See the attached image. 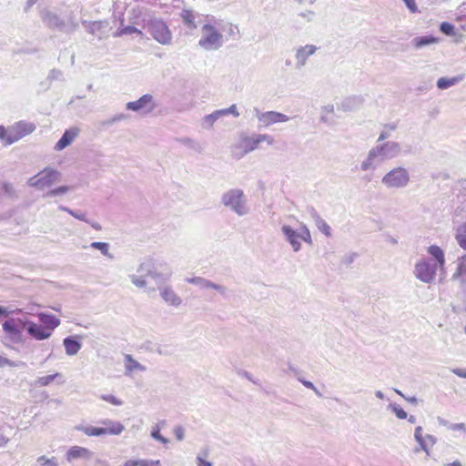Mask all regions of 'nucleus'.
Listing matches in <instances>:
<instances>
[{"label":"nucleus","instance_id":"f257e3e1","mask_svg":"<svg viewBox=\"0 0 466 466\" xmlns=\"http://www.w3.org/2000/svg\"><path fill=\"white\" fill-rule=\"evenodd\" d=\"M401 151V146L399 142L389 140L377 143L368 151L366 157L360 162V170L362 172L375 171L384 161L400 156Z\"/></svg>","mask_w":466,"mask_h":466},{"label":"nucleus","instance_id":"f03ea898","mask_svg":"<svg viewBox=\"0 0 466 466\" xmlns=\"http://www.w3.org/2000/svg\"><path fill=\"white\" fill-rule=\"evenodd\" d=\"M146 13L147 10L145 8H134L132 10V14L134 15L133 19H137L140 16L145 15L142 19V22L144 23L143 27L147 28L152 37L159 44L169 45L172 40V33L166 22L161 18H157L149 15L147 18ZM133 23L138 24L139 22L133 20Z\"/></svg>","mask_w":466,"mask_h":466},{"label":"nucleus","instance_id":"7ed1b4c3","mask_svg":"<svg viewBox=\"0 0 466 466\" xmlns=\"http://www.w3.org/2000/svg\"><path fill=\"white\" fill-rule=\"evenodd\" d=\"M225 27L223 20L208 15L206 23L201 27L198 46L205 51H216L221 48L224 45V36L220 28Z\"/></svg>","mask_w":466,"mask_h":466},{"label":"nucleus","instance_id":"20e7f679","mask_svg":"<svg viewBox=\"0 0 466 466\" xmlns=\"http://www.w3.org/2000/svg\"><path fill=\"white\" fill-rule=\"evenodd\" d=\"M221 204L239 217L248 215L250 208L247 196L240 188H230L221 196Z\"/></svg>","mask_w":466,"mask_h":466},{"label":"nucleus","instance_id":"39448f33","mask_svg":"<svg viewBox=\"0 0 466 466\" xmlns=\"http://www.w3.org/2000/svg\"><path fill=\"white\" fill-rule=\"evenodd\" d=\"M261 143L272 146L275 144V139L268 134L241 135L238 143L234 147L233 153L237 158H241L245 155L258 149Z\"/></svg>","mask_w":466,"mask_h":466},{"label":"nucleus","instance_id":"423d86ee","mask_svg":"<svg viewBox=\"0 0 466 466\" xmlns=\"http://www.w3.org/2000/svg\"><path fill=\"white\" fill-rule=\"evenodd\" d=\"M98 423L102 426L77 425L75 429L88 437L119 435L125 430V427L121 422L109 419L102 420Z\"/></svg>","mask_w":466,"mask_h":466},{"label":"nucleus","instance_id":"0eeeda50","mask_svg":"<svg viewBox=\"0 0 466 466\" xmlns=\"http://www.w3.org/2000/svg\"><path fill=\"white\" fill-rule=\"evenodd\" d=\"M62 174L60 171L56 168L47 167L38 172L36 175L31 177L27 180V185L38 190H44L60 182Z\"/></svg>","mask_w":466,"mask_h":466},{"label":"nucleus","instance_id":"6e6552de","mask_svg":"<svg viewBox=\"0 0 466 466\" xmlns=\"http://www.w3.org/2000/svg\"><path fill=\"white\" fill-rule=\"evenodd\" d=\"M281 232L294 252H299L301 249L300 240L309 245L312 244L310 231L305 224H301L298 230H295L289 225H283Z\"/></svg>","mask_w":466,"mask_h":466},{"label":"nucleus","instance_id":"1a4fd4ad","mask_svg":"<svg viewBox=\"0 0 466 466\" xmlns=\"http://www.w3.org/2000/svg\"><path fill=\"white\" fill-rule=\"evenodd\" d=\"M410 176L407 168L396 167L387 172L381 178V183L390 189H400L409 186Z\"/></svg>","mask_w":466,"mask_h":466},{"label":"nucleus","instance_id":"9d476101","mask_svg":"<svg viewBox=\"0 0 466 466\" xmlns=\"http://www.w3.org/2000/svg\"><path fill=\"white\" fill-rule=\"evenodd\" d=\"M438 268L437 264H433L429 258H420L414 266L413 274L420 281L431 284L435 280Z\"/></svg>","mask_w":466,"mask_h":466},{"label":"nucleus","instance_id":"9b49d317","mask_svg":"<svg viewBox=\"0 0 466 466\" xmlns=\"http://www.w3.org/2000/svg\"><path fill=\"white\" fill-rule=\"evenodd\" d=\"M137 272L145 273L152 278L157 283H163L168 280L172 275L170 270L159 271L150 260L142 262L138 268Z\"/></svg>","mask_w":466,"mask_h":466},{"label":"nucleus","instance_id":"f8f14e48","mask_svg":"<svg viewBox=\"0 0 466 466\" xmlns=\"http://www.w3.org/2000/svg\"><path fill=\"white\" fill-rule=\"evenodd\" d=\"M35 130V125L31 122L18 121L10 126V136L7 144H14L24 137L33 133Z\"/></svg>","mask_w":466,"mask_h":466},{"label":"nucleus","instance_id":"ddd939ff","mask_svg":"<svg viewBox=\"0 0 466 466\" xmlns=\"http://www.w3.org/2000/svg\"><path fill=\"white\" fill-rule=\"evenodd\" d=\"M127 109L138 112L142 115H147L151 113L155 107L153 96L149 94L143 95L136 101L128 102L126 105Z\"/></svg>","mask_w":466,"mask_h":466},{"label":"nucleus","instance_id":"4468645a","mask_svg":"<svg viewBox=\"0 0 466 466\" xmlns=\"http://www.w3.org/2000/svg\"><path fill=\"white\" fill-rule=\"evenodd\" d=\"M256 116L258 122L265 127L273 124L288 122L290 118L285 114L277 111L260 112L255 109Z\"/></svg>","mask_w":466,"mask_h":466},{"label":"nucleus","instance_id":"2eb2a0df","mask_svg":"<svg viewBox=\"0 0 466 466\" xmlns=\"http://www.w3.org/2000/svg\"><path fill=\"white\" fill-rule=\"evenodd\" d=\"M233 115L235 117L239 116V112L236 105H231L228 108L214 111L212 114L207 115L203 117L202 126L205 128H211L214 123L223 116Z\"/></svg>","mask_w":466,"mask_h":466},{"label":"nucleus","instance_id":"dca6fc26","mask_svg":"<svg viewBox=\"0 0 466 466\" xmlns=\"http://www.w3.org/2000/svg\"><path fill=\"white\" fill-rule=\"evenodd\" d=\"M319 47L315 45H305L295 48L296 68L300 69L307 64L308 58L313 56Z\"/></svg>","mask_w":466,"mask_h":466},{"label":"nucleus","instance_id":"f3484780","mask_svg":"<svg viewBox=\"0 0 466 466\" xmlns=\"http://www.w3.org/2000/svg\"><path fill=\"white\" fill-rule=\"evenodd\" d=\"M159 295L162 299L169 306L179 307L182 303L181 298L168 285L158 287Z\"/></svg>","mask_w":466,"mask_h":466},{"label":"nucleus","instance_id":"a211bd4d","mask_svg":"<svg viewBox=\"0 0 466 466\" xmlns=\"http://www.w3.org/2000/svg\"><path fill=\"white\" fill-rule=\"evenodd\" d=\"M23 326H26L28 334L37 340H44L51 336V331L33 321H26Z\"/></svg>","mask_w":466,"mask_h":466},{"label":"nucleus","instance_id":"6ab92c4d","mask_svg":"<svg viewBox=\"0 0 466 466\" xmlns=\"http://www.w3.org/2000/svg\"><path fill=\"white\" fill-rule=\"evenodd\" d=\"M308 214L314 221L317 228L323 233L326 237H331V228L329 224L320 217L319 212L313 208L309 207L307 208Z\"/></svg>","mask_w":466,"mask_h":466},{"label":"nucleus","instance_id":"aec40b11","mask_svg":"<svg viewBox=\"0 0 466 466\" xmlns=\"http://www.w3.org/2000/svg\"><path fill=\"white\" fill-rule=\"evenodd\" d=\"M92 456L93 452L88 449L80 446H73L67 451L66 459L67 461H72L77 459L89 460Z\"/></svg>","mask_w":466,"mask_h":466},{"label":"nucleus","instance_id":"412c9836","mask_svg":"<svg viewBox=\"0 0 466 466\" xmlns=\"http://www.w3.org/2000/svg\"><path fill=\"white\" fill-rule=\"evenodd\" d=\"M78 128L73 127L65 131L62 137L57 141L55 145L54 149L56 151H61L66 147H68L77 137Z\"/></svg>","mask_w":466,"mask_h":466},{"label":"nucleus","instance_id":"4be33fe9","mask_svg":"<svg viewBox=\"0 0 466 466\" xmlns=\"http://www.w3.org/2000/svg\"><path fill=\"white\" fill-rule=\"evenodd\" d=\"M451 279L461 284H466V254L459 257L456 260V268Z\"/></svg>","mask_w":466,"mask_h":466},{"label":"nucleus","instance_id":"5701e85b","mask_svg":"<svg viewBox=\"0 0 466 466\" xmlns=\"http://www.w3.org/2000/svg\"><path fill=\"white\" fill-rule=\"evenodd\" d=\"M41 18L44 24L49 28L61 29L64 26L63 20H61L57 15L48 10H45L41 13Z\"/></svg>","mask_w":466,"mask_h":466},{"label":"nucleus","instance_id":"b1692460","mask_svg":"<svg viewBox=\"0 0 466 466\" xmlns=\"http://www.w3.org/2000/svg\"><path fill=\"white\" fill-rule=\"evenodd\" d=\"M427 252L435 259L433 264H437L439 269L443 271L445 267V255L442 248L437 245H431L427 248Z\"/></svg>","mask_w":466,"mask_h":466},{"label":"nucleus","instance_id":"393cba45","mask_svg":"<svg viewBox=\"0 0 466 466\" xmlns=\"http://www.w3.org/2000/svg\"><path fill=\"white\" fill-rule=\"evenodd\" d=\"M37 316L45 328L51 332L60 325V319L52 314L40 312Z\"/></svg>","mask_w":466,"mask_h":466},{"label":"nucleus","instance_id":"a878e982","mask_svg":"<svg viewBox=\"0 0 466 466\" xmlns=\"http://www.w3.org/2000/svg\"><path fill=\"white\" fill-rule=\"evenodd\" d=\"M66 354L68 356H75L81 350L82 344L76 340L74 337H66L63 340Z\"/></svg>","mask_w":466,"mask_h":466},{"label":"nucleus","instance_id":"bb28decb","mask_svg":"<svg viewBox=\"0 0 466 466\" xmlns=\"http://www.w3.org/2000/svg\"><path fill=\"white\" fill-rule=\"evenodd\" d=\"M82 24L86 26V31L89 34L93 35H97L98 38H102V35H100L99 33H101V31L108 25L106 21H83Z\"/></svg>","mask_w":466,"mask_h":466},{"label":"nucleus","instance_id":"cd10ccee","mask_svg":"<svg viewBox=\"0 0 466 466\" xmlns=\"http://www.w3.org/2000/svg\"><path fill=\"white\" fill-rule=\"evenodd\" d=\"M454 239L458 246L466 251V222H463L454 228Z\"/></svg>","mask_w":466,"mask_h":466},{"label":"nucleus","instance_id":"c85d7f7f","mask_svg":"<svg viewBox=\"0 0 466 466\" xmlns=\"http://www.w3.org/2000/svg\"><path fill=\"white\" fill-rule=\"evenodd\" d=\"M439 43V38L432 35L416 36L411 40L412 46L416 49Z\"/></svg>","mask_w":466,"mask_h":466},{"label":"nucleus","instance_id":"c756f323","mask_svg":"<svg viewBox=\"0 0 466 466\" xmlns=\"http://www.w3.org/2000/svg\"><path fill=\"white\" fill-rule=\"evenodd\" d=\"M464 79L463 75H458L452 77H441L437 80V87L439 89L444 90L451 86H453Z\"/></svg>","mask_w":466,"mask_h":466},{"label":"nucleus","instance_id":"7c9ffc66","mask_svg":"<svg viewBox=\"0 0 466 466\" xmlns=\"http://www.w3.org/2000/svg\"><path fill=\"white\" fill-rule=\"evenodd\" d=\"M126 370L127 372H132L135 370L145 371L146 368L140 364L138 361L134 360L131 355H126Z\"/></svg>","mask_w":466,"mask_h":466},{"label":"nucleus","instance_id":"2f4dec72","mask_svg":"<svg viewBox=\"0 0 466 466\" xmlns=\"http://www.w3.org/2000/svg\"><path fill=\"white\" fill-rule=\"evenodd\" d=\"M57 378H62V374L59 372H56L51 375L39 377L35 380V386H36V387L48 386L50 383H52Z\"/></svg>","mask_w":466,"mask_h":466},{"label":"nucleus","instance_id":"473e14b6","mask_svg":"<svg viewBox=\"0 0 466 466\" xmlns=\"http://www.w3.org/2000/svg\"><path fill=\"white\" fill-rule=\"evenodd\" d=\"M414 438L416 441L419 443L420 449L425 451L428 455L430 454L429 448L427 447V441L424 440L422 436V427L418 426L414 431Z\"/></svg>","mask_w":466,"mask_h":466},{"label":"nucleus","instance_id":"72a5a7b5","mask_svg":"<svg viewBox=\"0 0 466 466\" xmlns=\"http://www.w3.org/2000/svg\"><path fill=\"white\" fill-rule=\"evenodd\" d=\"M131 34H137V35H143L142 31L139 30L138 28L133 26V25H127V26H124V27H121V28H118L115 33H114V36L115 37H120V36H123L125 35H131Z\"/></svg>","mask_w":466,"mask_h":466},{"label":"nucleus","instance_id":"f704fd0d","mask_svg":"<svg viewBox=\"0 0 466 466\" xmlns=\"http://www.w3.org/2000/svg\"><path fill=\"white\" fill-rule=\"evenodd\" d=\"M72 190V187L70 186H60L56 188L48 190L44 197L45 198H54L57 196H63Z\"/></svg>","mask_w":466,"mask_h":466},{"label":"nucleus","instance_id":"c9c22d12","mask_svg":"<svg viewBox=\"0 0 466 466\" xmlns=\"http://www.w3.org/2000/svg\"><path fill=\"white\" fill-rule=\"evenodd\" d=\"M3 329L9 333L12 336L18 337L20 335V331L16 326L15 319H9L3 323Z\"/></svg>","mask_w":466,"mask_h":466},{"label":"nucleus","instance_id":"e433bc0d","mask_svg":"<svg viewBox=\"0 0 466 466\" xmlns=\"http://www.w3.org/2000/svg\"><path fill=\"white\" fill-rule=\"evenodd\" d=\"M181 17L183 19V22L189 27H192V28L197 27V25L195 24L196 16L192 11L183 10L181 12Z\"/></svg>","mask_w":466,"mask_h":466},{"label":"nucleus","instance_id":"4c0bfd02","mask_svg":"<svg viewBox=\"0 0 466 466\" xmlns=\"http://www.w3.org/2000/svg\"><path fill=\"white\" fill-rule=\"evenodd\" d=\"M90 247L95 248V249H98L100 250V252L109 258H113V256L109 253V245L108 243H106V242H92L90 244Z\"/></svg>","mask_w":466,"mask_h":466},{"label":"nucleus","instance_id":"58836bf2","mask_svg":"<svg viewBox=\"0 0 466 466\" xmlns=\"http://www.w3.org/2000/svg\"><path fill=\"white\" fill-rule=\"evenodd\" d=\"M389 408L395 413L396 417L400 420L408 418V413L397 403H390Z\"/></svg>","mask_w":466,"mask_h":466},{"label":"nucleus","instance_id":"ea45409f","mask_svg":"<svg viewBox=\"0 0 466 466\" xmlns=\"http://www.w3.org/2000/svg\"><path fill=\"white\" fill-rule=\"evenodd\" d=\"M223 25L226 26L225 28H220V30H226L228 35L229 36H235L239 35V29L237 25H234L232 23L227 22L225 23L223 21Z\"/></svg>","mask_w":466,"mask_h":466},{"label":"nucleus","instance_id":"a19ab883","mask_svg":"<svg viewBox=\"0 0 466 466\" xmlns=\"http://www.w3.org/2000/svg\"><path fill=\"white\" fill-rule=\"evenodd\" d=\"M213 289L217 290L218 292H219L221 295H226V293H227L226 287H224L222 285L216 284L208 279H206L204 289Z\"/></svg>","mask_w":466,"mask_h":466},{"label":"nucleus","instance_id":"79ce46f5","mask_svg":"<svg viewBox=\"0 0 466 466\" xmlns=\"http://www.w3.org/2000/svg\"><path fill=\"white\" fill-rule=\"evenodd\" d=\"M133 462V466H160L159 461L153 460H129Z\"/></svg>","mask_w":466,"mask_h":466},{"label":"nucleus","instance_id":"37998d69","mask_svg":"<svg viewBox=\"0 0 466 466\" xmlns=\"http://www.w3.org/2000/svg\"><path fill=\"white\" fill-rule=\"evenodd\" d=\"M151 437L156 440V441H160L161 443L163 444H167L169 442V441L165 438L164 436H162L160 434V429L158 428V426H155L152 431H151Z\"/></svg>","mask_w":466,"mask_h":466},{"label":"nucleus","instance_id":"c03bdc74","mask_svg":"<svg viewBox=\"0 0 466 466\" xmlns=\"http://www.w3.org/2000/svg\"><path fill=\"white\" fill-rule=\"evenodd\" d=\"M131 282L137 288H145L147 286V280L143 276L130 275Z\"/></svg>","mask_w":466,"mask_h":466},{"label":"nucleus","instance_id":"a18cd8bd","mask_svg":"<svg viewBox=\"0 0 466 466\" xmlns=\"http://www.w3.org/2000/svg\"><path fill=\"white\" fill-rule=\"evenodd\" d=\"M37 463L41 466H57L56 458L48 459L46 456H40L37 458Z\"/></svg>","mask_w":466,"mask_h":466},{"label":"nucleus","instance_id":"49530a36","mask_svg":"<svg viewBox=\"0 0 466 466\" xmlns=\"http://www.w3.org/2000/svg\"><path fill=\"white\" fill-rule=\"evenodd\" d=\"M68 214L78 220L84 221L86 223H90V220L87 218L86 212L72 209L68 210Z\"/></svg>","mask_w":466,"mask_h":466},{"label":"nucleus","instance_id":"de8ad7c7","mask_svg":"<svg viewBox=\"0 0 466 466\" xmlns=\"http://www.w3.org/2000/svg\"><path fill=\"white\" fill-rule=\"evenodd\" d=\"M101 399L106 402H109L115 406H120L123 404V401L117 399L116 396L112 394H103L101 395Z\"/></svg>","mask_w":466,"mask_h":466},{"label":"nucleus","instance_id":"09e8293b","mask_svg":"<svg viewBox=\"0 0 466 466\" xmlns=\"http://www.w3.org/2000/svg\"><path fill=\"white\" fill-rule=\"evenodd\" d=\"M441 31L447 35H454V25L448 23V22H442L440 25Z\"/></svg>","mask_w":466,"mask_h":466},{"label":"nucleus","instance_id":"8fccbe9b","mask_svg":"<svg viewBox=\"0 0 466 466\" xmlns=\"http://www.w3.org/2000/svg\"><path fill=\"white\" fill-rule=\"evenodd\" d=\"M2 190L4 194L6 195L7 197L13 198L15 195V190L13 185L9 182H4L2 184Z\"/></svg>","mask_w":466,"mask_h":466},{"label":"nucleus","instance_id":"3c124183","mask_svg":"<svg viewBox=\"0 0 466 466\" xmlns=\"http://www.w3.org/2000/svg\"><path fill=\"white\" fill-rule=\"evenodd\" d=\"M25 364L23 363V362H15V361H12L6 358H4L2 356H0V368H3L5 366H9V367H20V366H25Z\"/></svg>","mask_w":466,"mask_h":466},{"label":"nucleus","instance_id":"603ef678","mask_svg":"<svg viewBox=\"0 0 466 466\" xmlns=\"http://www.w3.org/2000/svg\"><path fill=\"white\" fill-rule=\"evenodd\" d=\"M186 281L190 284L198 286L200 289H204L206 279L201 277L187 278Z\"/></svg>","mask_w":466,"mask_h":466},{"label":"nucleus","instance_id":"864d4df0","mask_svg":"<svg viewBox=\"0 0 466 466\" xmlns=\"http://www.w3.org/2000/svg\"><path fill=\"white\" fill-rule=\"evenodd\" d=\"M9 136H10V127L8 128H5L4 126L0 125V140L3 141L5 146L9 145V144H7Z\"/></svg>","mask_w":466,"mask_h":466},{"label":"nucleus","instance_id":"5fc2aeb1","mask_svg":"<svg viewBox=\"0 0 466 466\" xmlns=\"http://www.w3.org/2000/svg\"><path fill=\"white\" fill-rule=\"evenodd\" d=\"M127 118V115L124 113H119L112 116L110 119L107 120V124L113 125L115 123L126 120Z\"/></svg>","mask_w":466,"mask_h":466},{"label":"nucleus","instance_id":"6e6d98bb","mask_svg":"<svg viewBox=\"0 0 466 466\" xmlns=\"http://www.w3.org/2000/svg\"><path fill=\"white\" fill-rule=\"evenodd\" d=\"M321 111H322L321 120L326 122L327 121L326 115L332 114L334 112V106H333V105H327L322 107Z\"/></svg>","mask_w":466,"mask_h":466},{"label":"nucleus","instance_id":"4d7b16f0","mask_svg":"<svg viewBox=\"0 0 466 466\" xmlns=\"http://www.w3.org/2000/svg\"><path fill=\"white\" fill-rule=\"evenodd\" d=\"M390 135L391 133H390V131H388L387 128H383L380 133L377 143L386 142V139H388L390 137Z\"/></svg>","mask_w":466,"mask_h":466},{"label":"nucleus","instance_id":"13d9d810","mask_svg":"<svg viewBox=\"0 0 466 466\" xmlns=\"http://www.w3.org/2000/svg\"><path fill=\"white\" fill-rule=\"evenodd\" d=\"M301 383L308 389L312 390L318 396H321V393L319 390L314 386V384L311 381L305 380H299Z\"/></svg>","mask_w":466,"mask_h":466},{"label":"nucleus","instance_id":"bf43d9fd","mask_svg":"<svg viewBox=\"0 0 466 466\" xmlns=\"http://www.w3.org/2000/svg\"><path fill=\"white\" fill-rule=\"evenodd\" d=\"M449 429L451 431H461L465 432L466 431V424L463 422L453 423L449 426Z\"/></svg>","mask_w":466,"mask_h":466},{"label":"nucleus","instance_id":"052dcab7","mask_svg":"<svg viewBox=\"0 0 466 466\" xmlns=\"http://www.w3.org/2000/svg\"><path fill=\"white\" fill-rule=\"evenodd\" d=\"M403 2L411 13H416L418 11L415 0H403Z\"/></svg>","mask_w":466,"mask_h":466},{"label":"nucleus","instance_id":"680f3d73","mask_svg":"<svg viewBox=\"0 0 466 466\" xmlns=\"http://www.w3.org/2000/svg\"><path fill=\"white\" fill-rule=\"evenodd\" d=\"M314 12L310 10H307L305 12H301L299 15L305 18L308 22H311L314 17Z\"/></svg>","mask_w":466,"mask_h":466},{"label":"nucleus","instance_id":"e2e57ef3","mask_svg":"<svg viewBox=\"0 0 466 466\" xmlns=\"http://www.w3.org/2000/svg\"><path fill=\"white\" fill-rule=\"evenodd\" d=\"M174 433H175L176 438L178 441H182L184 439L185 433H184V429L182 427H180V426L177 427L174 430Z\"/></svg>","mask_w":466,"mask_h":466},{"label":"nucleus","instance_id":"0e129e2a","mask_svg":"<svg viewBox=\"0 0 466 466\" xmlns=\"http://www.w3.org/2000/svg\"><path fill=\"white\" fill-rule=\"evenodd\" d=\"M452 372L460 378L466 379V369L456 368L452 370Z\"/></svg>","mask_w":466,"mask_h":466},{"label":"nucleus","instance_id":"69168bd1","mask_svg":"<svg viewBox=\"0 0 466 466\" xmlns=\"http://www.w3.org/2000/svg\"><path fill=\"white\" fill-rule=\"evenodd\" d=\"M424 440L427 441L428 448H429V445L433 446L437 441L436 438L431 434H427L425 436Z\"/></svg>","mask_w":466,"mask_h":466},{"label":"nucleus","instance_id":"338daca9","mask_svg":"<svg viewBox=\"0 0 466 466\" xmlns=\"http://www.w3.org/2000/svg\"><path fill=\"white\" fill-rule=\"evenodd\" d=\"M198 466H212L210 461H206L200 456L197 457Z\"/></svg>","mask_w":466,"mask_h":466},{"label":"nucleus","instance_id":"774afa93","mask_svg":"<svg viewBox=\"0 0 466 466\" xmlns=\"http://www.w3.org/2000/svg\"><path fill=\"white\" fill-rule=\"evenodd\" d=\"M96 466H110L108 461L104 459H96Z\"/></svg>","mask_w":466,"mask_h":466}]
</instances>
